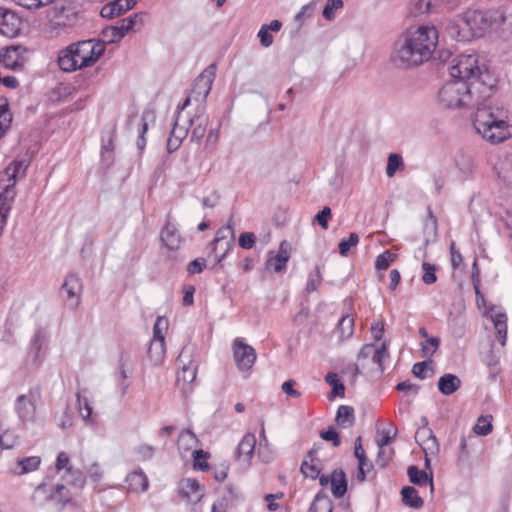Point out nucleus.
I'll return each instance as SVG.
<instances>
[{
    "label": "nucleus",
    "mask_w": 512,
    "mask_h": 512,
    "mask_svg": "<svg viewBox=\"0 0 512 512\" xmlns=\"http://www.w3.org/2000/svg\"><path fill=\"white\" fill-rule=\"evenodd\" d=\"M438 43V31L434 26H411L394 42L391 61L399 68L417 67L427 62Z\"/></svg>",
    "instance_id": "f257e3e1"
},
{
    "label": "nucleus",
    "mask_w": 512,
    "mask_h": 512,
    "mask_svg": "<svg viewBox=\"0 0 512 512\" xmlns=\"http://www.w3.org/2000/svg\"><path fill=\"white\" fill-rule=\"evenodd\" d=\"M484 84L452 81L446 83L438 93L440 104L448 109H469L479 106L492 95L495 78L484 74Z\"/></svg>",
    "instance_id": "f03ea898"
},
{
    "label": "nucleus",
    "mask_w": 512,
    "mask_h": 512,
    "mask_svg": "<svg viewBox=\"0 0 512 512\" xmlns=\"http://www.w3.org/2000/svg\"><path fill=\"white\" fill-rule=\"evenodd\" d=\"M450 75L456 78V81H466L468 83H477L479 86L484 84V74L492 76L484 63H480L477 54L458 55L449 67Z\"/></svg>",
    "instance_id": "7ed1b4c3"
},
{
    "label": "nucleus",
    "mask_w": 512,
    "mask_h": 512,
    "mask_svg": "<svg viewBox=\"0 0 512 512\" xmlns=\"http://www.w3.org/2000/svg\"><path fill=\"white\" fill-rule=\"evenodd\" d=\"M473 124L474 128H511L512 116L504 107H478Z\"/></svg>",
    "instance_id": "20e7f679"
},
{
    "label": "nucleus",
    "mask_w": 512,
    "mask_h": 512,
    "mask_svg": "<svg viewBox=\"0 0 512 512\" xmlns=\"http://www.w3.org/2000/svg\"><path fill=\"white\" fill-rule=\"evenodd\" d=\"M216 65L212 64L208 66L194 81L193 87L190 90L188 96L184 100L178 109L184 110L192 100L202 104L206 101V98L211 90L212 83L215 78Z\"/></svg>",
    "instance_id": "39448f33"
},
{
    "label": "nucleus",
    "mask_w": 512,
    "mask_h": 512,
    "mask_svg": "<svg viewBox=\"0 0 512 512\" xmlns=\"http://www.w3.org/2000/svg\"><path fill=\"white\" fill-rule=\"evenodd\" d=\"M73 53L79 69L90 67L97 62L105 51V45L93 39L72 43Z\"/></svg>",
    "instance_id": "423d86ee"
},
{
    "label": "nucleus",
    "mask_w": 512,
    "mask_h": 512,
    "mask_svg": "<svg viewBox=\"0 0 512 512\" xmlns=\"http://www.w3.org/2000/svg\"><path fill=\"white\" fill-rule=\"evenodd\" d=\"M47 343H48L47 332L42 327H39L35 331L32 339L30 341L29 350L27 352L26 361H25V365H26L27 369L33 371V370L38 369L41 366L43 359H44Z\"/></svg>",
    "instance_id": "0eeeda50"
},
{
    "label": "nucleus",
    "mask_w": 512,
    "mask_h": 512,
    "mask_svg": "<svg viewBox=\"0 0 512 512\" xmlns=\"http://www.w3.org/2000/svg\"><path fill=\"white\" fill-rule=\"evenodd\" d=\"M40 398L38 390H29L19 395L15 401V411L22 422L34 421L36 417V401Z\"/></svg>",
    "instance_id": "6e6552de"
},
{
    "label": "nucleus",
    "mask_w": 512,
    "mask_h": 512,
    "mask_svg": "<svg viewBox=\"0 0 512 512\" xmlns=\"http://www.w3.org/2000/svg\"><path fill=\"white\" fill-rule=\"evenodd\" d=\"M233 356L239 370L248 371L256 360V352L253 347L237 338L233 342Z\"/></svg>",
    "instance_id": "1a4fd4ad"
},
{
    "label": "nucleus",
    "mask_w": 512,
    "mask_h": 512,
    "mask_svg": "<svg viewBox=\"0 0 512 512\" xmlns=\"http://www.w3.org/2000/svg\"><path fill=\"white\" fill-rule=\"evenodd\" d=\"M188 349L184 348L179 356L178 361L183 364L181 370L177 373L176 384L181 388L183 392H188L190 389V385L194 382L197 374V364L189 360L188 363L185 362V358H187Z\"/></svg>",
    "instance_id": "9d476101"
},
{
    "label": "nucleus",
    "mask_w": 512,
    "mask_h": 512,
    "mask_svg": "<svg viewBox=\"0 0 512 512\" xmlns=\"http://www.w3.org/2000/svg\"><path fill=\"white\" fill-rule=\"evenodd\" d=\"M26 49L22 46H9L1 49L0 62L5 68L18 70L24 66L26 62Z\"/></svg>",
    "instance_id": "9b49d317"
},
{
    "label": "nucleus",
    "mask_w": 512,
    "mask_h": 512,
    "mask_svg": "<svg viewBox=\"0 0 512 512\" xmlns=\"http://www.w3.org/2000/svg\"><path fill=\"white\" fill-rule=\"evenodd\" d=\"M466 21L470 25L473 37L481 36L491 25L489 13L480 9H468L465 11Z\"/></svg>",
    "instance_id": "f8f14e48"
},
{
    "label": "nucleus",
    "mask_w": 512,
    "mask_h": 512,
    "mask_svg": "<svg viewBox=\"0 0 512 512\" xmlns=\"http://www.w3.org/2000/svg\"><path fill=\"white\" fill-rule=\"evenodd\" d=\"M446 31L451 38L457 41H469L474 38L470 25L466 21L465 12L451 20L446 27Z\"/></svg>",
    "instance_id": "ddd939ff"
},
{
    "label": "nucleus",
    "mask_w": 512,
    "mask_h": 512,
    "mask_svg": "<svg viewBox=\"0 0 512 512\" xmlns=\"http://www.w3.org/2000/svg\"><path fill=\"white\" fill-rule=\"evenodd\" d=\"M22 21L12 11L0 9V33L7 37H15L21 30Z\"/></svg>",
    "instance_id": "4468645a"
},
{
    "label": "nucleus",
    "mask_w": 512,
    "mask_h": 512,
    "mask_svg": "<svg viewBox=\"0 0 512 512\" xmlns=\"http://www.w3.org/2000/svg\"><path fill=\"white\" fill-rule=\"evenodd\" d=\"M255 445V435L245 434L235 450V459L243 465L249 466L254 455Z\"/></svg>",
    "instance_id": "2eb2a0df"
},
{
    "label": "nucleus",
    "mask_w": 512,
    "mask_h": 512,
    "mask_svg": "<svg viewBox=\"0 0 512 512\" xmlns=\"http://www.w3.org/2000/svg\"><path fill=\"white\" fill-rule=\"evenodd\" d=\"M291 246L287 241H282L279 246L278 252L273 255V252L269 253L266 260V267L268 269L273 268L277 273L283 271L286 268V263L290 258Z\"/></svg>",
    "instance_id": "dca6fc26"
},
{
    "label": "nucleus",
    "mask_w": 512,
    "mask_h": 512,
    "mask_svg": "<svg viewBox=\"0 0 512 512\" xmlns=\"http://www.w3.org/2000/svg\"><path fill=\"white\" fill-rule=\"evenodd\" d=\"M415 439L421 446L426 456L436 455L438 453L439 444L430 428L423 427L419 429L416 432Z\"/></svg>",
    "instance_id": "f3484780"
},
{
    "label": "nucleus",
    "mask_w": 512,
    "mask_h": 512,
    "mask_svg": "<svg viewBox=\"0 0 512 512\" xmlns=\"http://www.w3.org/2000/svg\"><path fill=\"white\" fill-rule=\"evenodd\" d=\"M160 240L169 250L179 249L182 242V238L178 229L170 221H167L161 230Z\"/></svg>",
    "instance_id": "a211bd4d"
},
{
    "label": "nucleus",
    "mask_w": 512,
    "mask_h": 512,
    "mask_svg": "<svg viewBox=\"0 0 512 512\" xmlns=\"http://www.w3.org/2000/svg\"><path fill=\"white\" fill-rule=\"evenodd\" d=\"M62 289L67 293L68 299L75 300L74 305L77 306L83 291L81 279L75 273H70L62 284Z\"/></svg>",
    "instance_id": "6ab92c4d"
},
{
    "label": "nucleus",
    "mask_w": 512,
    "mask_h": 512,
    "mask_svg": "<svg viewBox=\"0 0 512 512\" xmlns=\"http://www.w3.org/2000/svg\"><path fill=\"white\" fill-rule=\"evenodd\" d=\"M407 474L411 483L420 487L429 485L430 492L433 493L434 484L431 471L427 473L425 470H420L417 466L412 465L408 467Z\"/></svg>",
    "instance_id": "aec40b11"
},
{
    "label": "nucleus",
    "mask_w": 512,
    "mask_h": 512,
    "mask_svg": "<svg viewBox=\"0 0 512 512\" xmlns=\"http://www.w3.org/2000/svg\"><path fill=\"white\" fill-rule=\"evenodd\" d=\"M234 241V230L230 224L218 230L216 237L210 243L209 248L216 252L219 246L230 249Z\"/></svg>",
    "instance_id": "412c9836"
},
{
    "label": "nucleus",
    "mask_w": 512,
    "mask_h": 512,
    "mask_svg": "<svg viewBox=\"0 0 512 512\" xmlns=\"http://www.w3.org/2000/svg\"><path fill=\"white\" fill-rule=\"evenodd\" d=\"M317 451L315 448H312L306 454L302 464H301V472L306 478L316 479L319 477L321 472V468L317 464V459L315 457Z\"/></svg>",
    "instance_id": "4be33fe9"
},
{
    "label": "nucleus",
    "mask_w": 512,
    "mask_h": 512,
    "mask_svg": "<svg viewBox=\"0 0 512 512\" xmlns=\"http://www.w3.org/2000/svg\"><path fill=\"white\" fill-rule=\"evenodd\" d=\"M57 63L59 68L64 72H73L79 69V64H77V59H75L73 46H71V44L60 50Z\"/></svg>",
    "instance_id": "5701e85b"
},
{
    "label": "nucleus",
    "mask_w": 512,
    "mask_h": 512,
    "mask_svg": "<svg viewBox=\"0 0 512 512\" xmlns=\"http://www.w3.org/2000/svg\"><path fill=\"white\" fill-rule=\"evenodd\" d=\"M71 495L69 490L63 484H57L52 492V498L49 499V503L53 505V509L56 512H60L65 505L70 502Z\"/></svg>",
    "instance_id": "b1692460"
},
{
    "label": "nucleus",
    "mask_w": 512,
    "mask_h": 512,
    "mask_svg": "<svg viewBox=\"0 0 512 512\" xmlns=\"http://www.w3.org/2000/svg\"><path fill=\"white\" fill-rule=\"evenodd\" d=\"M115 138L114 130H105L101 136L102 141V150H101V158L102 162L110 166L113 162L112 152L114 150L113 141Z\"/></svg>",
    "instance_id": "393cba45"
},
{
    "label": "nucleus",
    "mask_w": 512,
    "mask_h": 512,
    "mask_svg": "<svg viewBox=\"0 0 512 512\" xmlns=\"http://www.w3.org/2000/svg\"><path fill=\"white\" fill-rule=\"evenodd\" d=\"M145 14L134 13L126 18L120 19L116 22L122 35L125 36L130 31H133L136 27L140 29L144 23Z\"/></svg>",
    "instance_id": "a878e982"
},
{
    "label": "nucleus",
    "mask_w": 512,
    "mask_h": 512,
    "mask_svg": "<svg viewBox=\"0 0 512 512\" xmlns=\"http://www.w3.org/2000/svg\"><path fill=\"white\" fill-rule=\"evenodd\" d=\"M184 496L191 502L197 503L204 495L203 487L196 479H186L182 483Z\"/></svg>",
    "instance_id": "bb28decb"
},
{
    "label": "nucleus",
    "mask_w": 512,
    "mask_h": 512,
    "mask_svg": "<svg viewBox=\"0 0 512 512\" xmlns=\"http://www.w3.org/2000/svg\"><path fill=\"white\" fill-rule=\"evenodd\" d=\"M461 387V380L454 374H444L438 380V389L443 395H451Z\"/></svg>",
    "instance_id": "cd10ccee"
},
{
    "label": "nucleus",
    "mask_w": 512,
    "mask_h": 512,
    "mask_svg": "<svg viewBox=\"0 0 512 512\" xmlns=\"http://www.w3.org/2000/svg\"><path fill=\"white\" fill-rule=\"evenodd\" d=\"M166 354L165 340L152 339L148 347V357L157 366L163 363Z\"/></svg>",
    "instance_id": "c85d7f7f"
},
{
    "label": "nucleus",
    "mask_w": 512,
    "mask_h": 512,
    "mask_svg": "<svg viewBox=\"0 0 512 512\" xmlns=\"http://www.w3.org/2000/svg\"><path fill=\"white\" fill-rule=\"evenodd\" d=\"M330 486L332 494L341 498L347 491L346 475L342 470H334L331 474Z\"/></svg>",
    "instance_id": "c756f323"
},
{
    "label": "nucleus",
    "mask_w": 512,
    "mask_h": 512,
    "mask_svg": "<svg viewBox=\"0 0 512 512\" xmlns=\"http://www.w3.org/2000/svg\"><path fill=\"white\" fill-rule=\"evenodd\" d=\"M495 170L499 178L512 186V155H506L498 160Z\"/></svg>",
    "instance_id": "7c9ffc66"
},
{
    "label": "nucleus",
    "mask_w": 512,
    "mask_h": 512,
    "mask_svg": "<svg viewBox=\"0 0 512 512\" xmlns=\"http://www.w3.org/2000/svg\"><path fill=\"white\" fill-rule=\"evenodd\" d=\"M54 487H50L45 483L39 484L33 494H32V502L37 507H43L47 503H49V499L52 498V492Z\"/></svg>",
    "instance_id": "2f4dec72"
},
{
    "label": "nucleus",
    "mask_w": 512,
    "mask_h": 512,
    "mask_svg": "<svg viewBox=\"0 0 512 512\" xmlns=\"http://www.w3.org/2000/svg\"><path fill=\"white\" fill-rule=\"evenodd\" d=\"M128 487L132 491H146L149 485L148 478L143 471H134L127 476Z\"/></svg>",
    "instance_id": "473e14b6"
},
{
    "label": "nucleus",
    "mask_w": 512,
    "mask_h": 512,
    "mask_svg": "<svg viewBox=\"0 0 512 512\" xmlns=\"http://www.w3.org/2000/svg\"><path fill=\"white\" fill-rule=\"evenodd\" d=\"M41 459L38 456L26 457L16 462V467L13 473L16 475H23L38 469Z\"/></svg>",
    "instance_id": "72a5a7b5"
},
{
    "label": "nucleus",
    "mask_w": 512,
    "mask_h": 512,
    "mask_svg": "<svg viewBox=\"0 0 512 512\" xmlns=\"http://www.w3.org/2000/svg\"><path fill=\"white\" fill-rule=\"evenodd\" d=\"M487 142L496 145L512 137L510 130H476Z\"/></svg>",
    "instance_id": "f704fd0d"
},
{
    "label": "nucleus",
    "mask_w": 512,
    "mask_h": 512,
    "mask_svg": "<svg viewBox=\"0 0 512 512\" xmlns=\"http://www.w3.org/2000/svg\"><path fill=\"white\" fill-rule=\"evenodd\" d=\"M498 339L502 346L506 344L507 338V316L504 312H495L491 315Z\"/></svg>",
    "instance_id": "c9c22d12"
},
{
    "label": "nucleus",
    "mask_w": 512,
    "mask_h": 512,
    "mask_svg": "<svg viewBox=\"0 0 512 512\" xmlns=\"http://www.w3.org/2000/svg\"><path fill=\"white\" fill-rule=\"evenodd\" d=\"M402 501L411 508H421L424 505L423 499L418 496L417 491L412 486H405L401 490Z\"/></svg>",
    "instance_id": "e433bc0d"
},
{
    "label": "nucleus",
    "mask_w": 512,
    "mask_h": 512,
    "mask_svg": "<svg viewBox=\"0 0 512 512\" xmlns=\"http://www.w3.org/2000/svg\"><path fill=\"white\" fill-rule=\"evenodd\" d=\"M354 455L358 460V473L357 480L359 482L365 481V466H366V454L361 444V437H358L355 441Z\"/></svg>",
    "instance_id": "4c0bfd02"
},
{
    "label": "nucleus",
    "mask_w": 512,
    "mask_h": 512,
    "mask_svg": "<svg viewBox=\"0 0 512 512\" xmlns=\"http://www.w3.org/2000/svg\"><path fill=\"white\" fill-rule=\"evenodd\" d=\"M332 510H333L332 501L329 499L328 496L319 492L315 496L308 512H332Z\"/></svg>",
    "instance_id": "58836bf2"
},
{
    "label": "nucleus",
    "mask_w": 512,
    "mask_h": 512,
    "mask_svg": "<svg viewBox=\"0 0 512 512\" xmlns=\"http://www.w3.org/2000/svg\"><path fill=\"white\" fill-rule=\"evenodd\" d=\"M335 421L339 426H352L354 423V409L346 405L339 406Z\"/></svg>",
    "instance_id": "ea45409f"
},
{
    "label": "nucleus",
    "mask_w": 512,
    "mask_h": 512,
    "mask_svg": "<svg viewBox=\"0 0 512 512\" xmlns=\"http://www.w3.org/2000/svg\"><path fill=\"white\" fill-rule=\"evenodd\" d=\"M189 130H170V135L167 139V151L172 153L176 151L182 141L188 136Z\"/></svg>",
    "instance_id": "a19ab883"
},
{
    "label": "nucleus",
    "mask_w": 512,
    "mask_h": 512,
    "mask_svg": "<svg viewBox=\"0 0 512 512\" xmlns=\"http://www.w3.org/2000/svg\"><path fill=\"white\" fill-rule=\"evenodd\" d=\"M204 124V119L201 116L197 115L192 118L183 119L181 112H178L173 128H200Z\"/></svg>",
    "instance_id": "79ce46f5"
},
{
    "label": "nucleus",
    "mask_w": 512,
    "mask_h": 512,
    "mask_svg": "<svg viewBox=\"0 0 512 512\" xmlns=\"http://www.w3.org/2000/svg\"><path fill=\"white\" fill-rule=\"evenodd\" d=\"M492 415L480 416L473 427V431L480 436H487L492 432Z\"/></svg>",
    "instance_id": "37998d69"
},
{
    "label": "nucleus",
    "mask_w": 512,
    "mask_h": 512,
    "mask_svg": "<svg viewBox=\"0 0 512 512\" xmlns=\"http://www.w3.org/2000/svg\"><path fill=\"white\" fill-rule=\"evenodd\" d=\"M102 41L105 45V43H115L120 41L124 36L122 35L121 31L119 30L117 24L112 26H107L102 30L101 33Z\"/></svg>",
    "instance_id": "c03bdc74"
},
{
    "label": "nucleus",
    "mask_w": 512,
    "mask_h": 512,
    "mask_svg": "<svg viewBox=\"0 0 512 512\" xmlns=\"http://www.w3.org/2000/svg\"><path fill=\"white\" fill-rule=\"evenodd\" d=\"M325 381L332 386V396L344 397L345 387L343 383L338 379V375L333 372H329L325 376Z\"/></svg>",
    "instance_id": "a18cd8bd"
},
{
    "label": "nucleus",
    "mask_w": 512,
    "mask_h": 512,
    "mask_svg": "<svg viewBox=\"0 0 512 512\" xmlns=\"http://www.w3.org/2000/svg\"><path fill=\"white\" fill-rule=\"evenodd\" d=\"M359 243V235L355 232H352L349 235L348 239H342L338 245L339 253L341 256H347L351 250Z\"/></svg>",
    "instance_id": "49530a36"
},
{
    "label": "nucleus",
    "mask_w": 512,
    "mask_h": 512,
    "mask_svg": "<svg viewBox=\"0 0 512 512\" xmlns=\"http://www.w3.org/2000/svg\"><path fill=\"white\" fill-rule=\"evenodd\" d=\"M76 397L79 414L84 420L89 419L93 409L88 398L82 396L80 391L77 392Z\"/></svg>",
    "instance_id": "de8ad7c7"
},
{
    "label": "nucleus",
    "mask_w": 512,
    "mask_h": 512,
    "mask_svg": "<svg viewBox=\"0 0 512 512\" xmlns=\"http://www.w3.org/2000/svg\"><path fill=\"white\" fill-rule=\"evenodd\" d=\"M403 167V160L399 154H390L386 166V174L388 177H393L396 171Z\"/></svg>",
    "instance_id": "09e8293b"
},
{
    "label": "nucleus",
    "mask_w": 512,
    "mask_h": 512,
    "mask_svg": "<svg viewBox=\"0 0 512 512\" xmlns=\"http://www.w3.org/2000/svg\"><path fill=\"white\" fill-rule=\"evenodd\" d=\"M440 344V339L437 337H431L426 340L425 343L422 344L421 347V356L423 358H430L438 349Z\"/></svg>",
    "instance_id": "8fccbe9b"
},
{
    "label": "nucleus",
    "mask_w": 512,
    "mask_h": 512,
    "mask_svg": "<svg viewBox=\"0 0 512 512\" xmlns=\"http://www.w3.org/2000/svg\"><path fill=\"white\" fill-rule=\"evenodd\" d=\"M428 371L431 372V375L433 374L432 365L427 361L417 362L412 368L413 375L422 380L428 377Z\"/></svg>",
    "instance_id": "3c124183"
},
{
    "label": "nucleus",
    "mask_w": 512,
    "mask_h": 512,
    "mask_svg": "<svg viewBox=\"0 0 512 512\" xmlns=\"http://www.w3.org/2000/svg\"><path fill=\"white\" fill-rule=\"evenodd\" d=\"M422 269L424 271V274L422 276V281L427 284H433L437 281L436 276V266L434 264L423 262L422 263Z\"/></svg>",
    "instance_id": "603ef678"
},
{
    "label": "nucleus",
    "mask_w": 512,
    "mask_h": 512,
    "mask_svg": "<svg viewBox=\"0 0 512 512\" xmlns=\"http://www.w3.org/2000/svg\"><path fill=\"white\" fill-rule=\"evenodd\" d=\"M343 7V1L342 0H328L324 10H323V17L326 20H332L335 17V11L338 9H341Z\"/></svg>",
    "instance_id": "864d4df0"
},
{
    "label": "nucleus",
    "mask_w": 512,
    "mask_h": 512,
    "mask_svg": "<svg viewBox=\"0 0 512 512\" xmlns=\"http://www.w3.org/2000/svg\"><path fill=\"white\" fill-rule=\"evenodd\" d=\"M168 329V320L165 317L158 316L154 327H153V338L152 339H159V340H165L163 331Z\"/></svg>",
    "instance_id": "5fc2aeb1"
},
{
    "label": "nucleus",
    "mask_w": 512,
    "mask_h": 512,
    "mask_svg": "<svg viewBox=\"0 0 512 512\" xmlns=\"http://www.w3.org/2000/svg\"><path fill=\"white\" fill-rule=\"evenodd\" d=\"M388 357V350L385 343H382L380 346H376L375 353L372 355V361L378 365L381 372H383V361Z\"/></svg>",
    "instance_id": "6e6d98bb"
},
{
    "label": "nucleus",
    "mask_w": 512,
    "mask_h": 512,
    "mask_svg": "<svg viewBox=\"0 0 512 512\" xmlns=\"http://www.w3.org/2000/svg\"><path fill=\"white\" fill-rule=\"evenodd\" d=\"M17 435L10 430L4 431L0 435V447L2 449H12L17 443Z\"/></svg>",
    "instance_id": "4d7b16f0"
},
{
    "label": "nucleus",
    "mask_w": 512,
    "mask_h": 512,
    "mask_svg": "<svg viewBox=\"0 0 512 512\" xmlns=\"http://www.w3.org/2000/svg\"><path fill=\"white\" fill-rule=\"evenodd\" d=\"M338 326L342 335L349 337L353 334L354 318L350 315H344L340 319Z\"/></svg>",
    "instance_id": "13d9d810"
},
{
    "label": "nucleus",
    "mask_w": 512,
    "mask_h": 512,
    "mask_svg": "<svg viewBox=\"0 0 512 512\" xmlns=\"http://www.w3.org/2000/svg\"><path fill=\"white\" fill-rule=\"evenodd\" d=\"M394 261V255L386 250L377 256L375 261V268L377 270H385L389 267L390 263Z\"/></svg>",
    "instance_id": "bf43d9fd"
},
{
    "label": "nucleus",
    "mask_w": 512,
    "mask_h": 512,
    "mask_svg": "<svg viewBox=\"0 0 512 512\" xmlns=\"http://www.w3.org/2000/svg\"><path fill=\"white\" fill-rule=\"evenodd\" d=\"M322 281L321 273L318 267H315L314 270L310 273L309 279L307 281L306 290L308 292L316 291Z\"/></svg>",
    "instance_id": "052dcab7"
},
{
    "label": "nucleus",
    "mask_w": 512,
    "mask_h": 512,
    "mask_svg": "<svg viewBox=\"0 0 512 512\" xmlns=\"http://www.w3.org/2000/svg\"><path fill=\"white\" fill-rule=\"evenodd\" d=\"M432 0H412L411 10L414 14H424L431 10Z\"/></svg>",
    "instance_id": "680f3d73"
},
{
    "label": "nucleus",
    "mask_w": 512,
    "mask_h": 512,
    "mask_svg": "<svg viewBox=\"0 0 512 512\" xmlns=\"http://www.w3.org/2000/svg\"><path fill=\"white\" fill-rule=\"evenodd\" d=\"M456 164L459 167V169L466 175L471 174L475 167L473 159L469 156L464 155L460 156L456 160Z\"/></svg>",
    "instance_id": "e2e57ef3"
},
{
    "label": "nucleus",
    "mask_w": 512,
    "mask_h": 512,
    "mask_svg": "<svg viewBox=\"0 0 512 512\" xmlns=\"http://www.w3.org/2000/svg\"><path fill=\"white\" fill-rule=\"evenodd\" d=\"M113 8H116L117 16L132 9L136 5V0H115L110 2Z\"/></svg>",
    "instance_id": "0e129e2a"
},
{
    "label": "nucleus",
    "mask_w": 512,
    "mask_h": 512,
    "mask_svg": "<svg viewBox=\"0 0 512 512\" xmlns=\"http://www.w3.org/2000/svg\"><path fill=\"white\" fill-rule=\"evenodd\" d=\"M12 123V114L8 109L7 103L0 104V128H10Z\"/></svg>",
    "instance_id": "69168bd1"
},
{
    "label": "nucleus",
    "mask_w": 512,
    "mask_h": 512,
    "mask_svg": "<svg viewBox=\"0 0 512 512\" xmlns=\"http://www.w3.org/2000/svg\"><path fill=\"white\" fill-rule=\"evenodd\" d=\"M392 452L390 449L379 447V451L377 454L376 464L381 468L387 466L388 462L391 460Z\"/></svg>",
    "instance_id": "338daca9"
},
{
    "label": "nucleus",
    "mask_w": 512,
    "mask_h": 512,
    "mask_svg": "<svg viewBox=\"0 0 512 512\" xmlns=\"http://www.w3.org/2000/svg\"><path fill=\"white\" fill-rule=\"evenodd\" d=\"M331 217V209L328 206H325L321 211H319L315 216V221L323 228H328V220Z\"/></svg>",
    "instance_id": "774afa93"
}]
</instances>
